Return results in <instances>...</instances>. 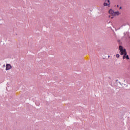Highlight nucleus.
<instances>
[{"label": "nucleus", "instance_id": "f257e3e1", "mask_svg": "<svg viewBox=\"0 0 130 130\" xmlns=\"http://www.w3.org/2000/svg\"><path fill=\"white\" fill-rule=\"evenodd\" d=\"M119 49L120 50L119 53L121 55H123L124 54L127 53L126 49L125 48L123 49V47H122V46L120 45L119 46Z\"/></svg>", "mask_w": 130, "mask_h": 130}, {"label": "nucleus", "instance_id": "f03ea898", "mask_svg": "<svg viewBox=\"0 0 130 130\" xmlns=\"http://www.w3.org/2000/svg\"><path fill=\"white\" fill-rule=\"evenodd\" d=\"M123 55V59H125V58L126 59H129V57L128 56V55H127V53H125Z\"/></svg>", "mask_w": 130, "mask_h": 130}, {"label": "nucleus", "instance_id": "7ed1b4c3", "mask_svg": "<svg viewBox=\"0 0 130 130\" xmlns=\"http://www.w3.org/2000/svg\"><path fill=\"white\" fill-rule=\"evenodd\" d=\"M6 71H9V70H11L12 69V66L10 65V64H6Z\"/></svg>", "mask_w": 130, "mask_h": 130}, {"label": "nucleus", "instance_id": "20e7f679", "mask_svg": "<svg viewBox=\"0 0 130 130\" xmlns=\"http://www.w3.org/2000/svg\"><path fill=\"white\" fill-rule=\"evenodd\" d=\"M109 14H110V15H111V16H113V15L114 14V11H113V10L112 9H110L109 10Z\"/></svg>", "mask_w": 130, "mask_h": 130}, {"label": "nucleus", "instance_id": "39448f33", "mask_svg": "<svg viewBox=\"0 0 130 130\" xmlns=\"http://www.w3.org/2000/svg\"><path fill=\"white\" fill-rule=\"evenodd\" d=\"M120 13L118 11H116L114 12V15H113V17H115V16H118L120 15Z\"/></svg>", "mask_w": 130, "mask_h": 130}, {"label": "nucleus", "instance_id": "423d86ee", "mask_svg": "<svg viewBox=\"0 0 130 130\" xmlns=\"http://www.w3.org/2000/svg\"><path fill=\"white\" fill-rule=\"evenodd\" d=\"M105 2H107L108 3V6H110V0H105Z\"/></svg>", "mask_w": 130, "mask_h": 130}, {"label": "nucleus", "instance_id": "0eeeda50", "mask_svg": "<svg viewBox=\"0 0 130 130\" xmlns=\"http://www.w3.org/2000/svg\"><path fill=\"white\" fill-rule=\"evenodd\" d=\"M104 7H107V6H108V4L107 3H104Z\"/></svg>", "mask_w": 130, "mask_h": 130}, {"label": "nucleus", "instance_id": "6e6552de", "mask_svg": "<svg viewBox=\"0 0 130 130\" xmlns=\"http://www.w3.org/2000/svg\"><path fill=\"white\" fill-rule=\"evenodd\" d=\"M119 56H120V55H119V54H117L116 55V57H117V58H119Z\"/></svg>", "mask_w": 130, "mask_h": 130}, {"label": "nucleus", "instance_id": "1a4fd4ad", "mask_svg": "<svg viewBox=\"0 0 130 130\" xmlns=\"http://www.w3.org/2000/svg\"><path fill=\"white\" fill-rule=\"evenodd\" d=\"M121 9H122V7H119V10H121Z\"/></svg>", "mask_w": 130, "mask_h": 130}, {"label": "nucleus", "instance_id": "9d476101", "mask_svg": "<svg viewBox=\"0 0 130 130\" xmlns=\"http://www.w3.org/2000/svg\"><path fill=\"white\" fill-rule=\"evenodd\" d=\"M111 19H113V16L111 17Z\"/></svg>", "mask_w": 130, "mask_h": 130}, {"label": "nucleus", "instance_id": "9b49d317", "mask_svg": "<svg viewBox=\"0 0 130 130\" xmlns=\"http://www.w3.org/2000/svg\"><path fill=\"white\" fill-rule=\"evenodd\" d=\"M118 7H119V5H117V7L118 8Z\"/></svg>", "mask_w": 130, "mask_h": 130}, {"label": "nucleus", "instance_id": "f8f14e48", "mask_svg": "<svg viewBox=\"0 0 130 130\" xmlns=\"http://www.w3.org/2000/svg\"><path fill=\"white\" fill-rule=\"evenodd\" d=\"M5 67H6V65L4 64V67L5 68Z\"/></svg>", "mask_w": 130, "mask_h": 130}, {"label": "nucleus", "instance_id": "ddd939ff", "mask_svg": "<svg viewBox=\"0 0 130 130\" xmlns=\"http://www.w3.org/2000/svg\"><path fill=\"white\" fill-rule=\"evenodd\" d=\"M108 6L109 7H110V5H108Z\"/></svg>", "mask_w": 130, "mask_h": 130}, {"label": "nucleus", "instance_id": "4468645a", "mask_svg": "<svg viewBox=\"0 0 130 130\" xmlns=\"http://www.w3.org/2000/svg\"><path fill=\"white\" fill-rule=\"evenodd\" d=\"M109 18H110V15L109 16Z\"/></svg>", "mask_w": 130, "mask_h": 130}, {"label": "nucleus", "instance_id": "2eb2a0df", "mask_svg": "<svg viewBox=\"0 0 130 130\" xmlns=\"http://www.w3.org/2000/svg\"><path fill=\"white\" fill-rule=\"evenodd\" d=\"M108 57H110V56H108Z\"/></svg>", "mask_w": 130, "mask_h": 130}]
</instances>
